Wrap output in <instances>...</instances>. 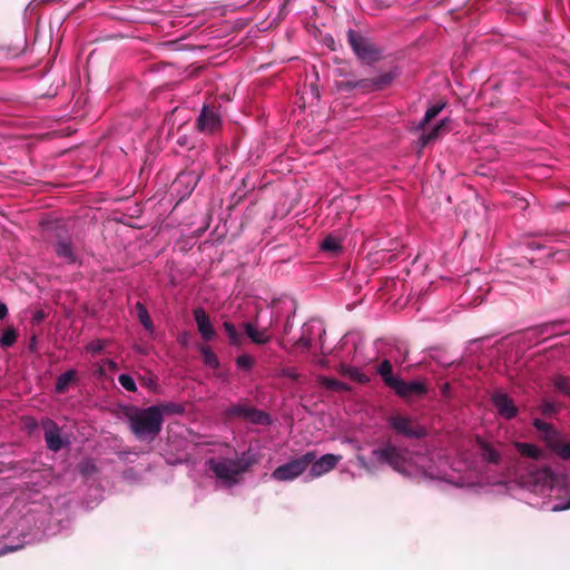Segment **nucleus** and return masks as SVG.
<instances>
[{
  "mask_svg": "<svg viewBox=\"0 0 570 570\" xmlns=\"http://www.w3.org/2000/svg\"><path fill=\"white\" fill-rule=\"evenodd\" d=\"M334 75L341 78L335 80L337 91L361 95L382 91L389 88L399 76L396 70H390L372 78H357L348 66L336 68Z\"/></svg>",
  "mask_w": 570,
  "mask_h": 570,
  "instance_id": "obj_1",
  "label": "nucleus"
},
{
  "mask_svg": "<svg viewBox=\"0 0 570 570\" xmlns=\"http://www.w3.org/2000/svg\"><path fill=\"white\" fill-rule=\"evenodd\" d=\"M258 462V454L248 449L237 459H209L207 465L215 476L225 485L233 487L239 483L242 475Z\"/></svg>",
  "mask_w": 570,
  "mask_h": 570,
  "instance_id": "obj_2",
  "label": "nucleus"
},
{
  "mask_svg": "<svg viewBox=\"0 0 570 570\" xmlns=\"http://www.w3.org/2000/svg\"><path fill=\"white\" fill-rule=\"evenodd\" d=\"M125 416L130 431L140 441H154L159 435L164 423L159 407L153 405L146 409L130 407Z\"/></svg>",
  "mask_w": 570,
  "mask_h": 570,
  "instance_id": "obj_3",
  "label": "nucleus"
},
{
  "mask_svg": "<svg viewBox=\"0 0 570 570\" xmlns=\"http://www.w3.org/2000/svg\"><path fill=\"white\" fill-rule=\"evenodd\" d=\"M313 460L314 451H308L303 455L276 468L272 472V479L282 482L293 481L306 471Z\"/></svg>",
  "mask_w": 570,
  "mask_h": 570,
  "instance_id": "obj_4",
  "label": "nucleus"
},
{
  "mask_svg": "<svg viewBox=\"0 0 570 570\" xmlns=\"http://www.w3.org/2000/svg\"><path fill=\"white\" fill-rule=\"evenodd\" d=\"M347 41L357 58L364 62L372 63L381 59V50L368 38L360 32L348 29Z\"/></svg>",
  "mask_w": 570,
  "mask_h": 570,
  "instance_id": "obj_5",
  "label": "nucleus"
},
{
  "mask_svg": "<svg viewBox=\"0 0 570 570\" xmlns=\"http://www.w3.org/2000/svg\"><path fill=\"white\" fill-rule=\"evenodd\" d=\"M371 455L377 464H386L400 473L405 471V451L392 443H386L382 448L374 449Z\"/></svg>",
  "mask_w": 570,
  "mask_h": 570,
  "instance_id": "obj_6",
  "label": "nucleus"
},
{
  "mask_svg": "<svg viewBox=\"0 0 570 570\" xmlns=\"http://www.w3.org/2000/svg\"><path fill=\"white\" fill-rule=\"evenodd\" d=\"M390 426L399 434L407 439H423L426 436V430L424 426L417 424L409 416L400 414L392 415L389 419Z\"/></svg>",
  "mask_w": 570,
  "mask_h": 570,
  "instance_id": "obj_7",
  "label": "nucleus"
},
{
  "mask_svg": "<svg viewBox=\"0 0 570 570\" xmlns=\"http://www.w3.org/2000/svg\"><path fill=\"white\" fill-rule=\"evenodd\" d=\"M57 257L63 259L66 264H73L77 262V254L71 242L70 236L62 229H57L53 238L50 240Z\"/></svg>",
  "mask_w": 570,
  "mask_h": 570,
  "instance_id": "obj_8",
  "label": "nucleus"
},
{
  "mask_svg": "<svg viewBox=\"0 0 570 570\" xmlns=\"http://www.w3.org/2000/svg\"><path fill=\"white\" fill-rule=\"evenodd\" d=\"M227 415L229 417L232 416H238L242 417L250 423L254 424H268L269 423V416L267 413L259 411L255 407L243 405V404H236L230 406L227 410Z\"/></svg>",
  "mask_w": 570,
  "mask_h": 570,
  "instance_id": "obj_9",
  "label": "nucleus"
},
{
  "mask_svg": "<svg viewBox=\"0 0 570 570\" xmlns=\"http://www.w3.org/2000/svg\"><path fill=\"white\" fill-rule=\"evenodd\" d=\"M341 460L342 455L332 453L324 454L317 459V454L314 451V460L309 464V476L315 479L331 472Z\"/></svg>",
  "mask_w": 570,
  "mask_h": 570,
  "instance_id": "obj_10",
  "label": "nucleus"
},
{
  "mask_svg": "<svg viewBox=\"0 0 570 570\" xmlns=\"http://www.w3.org/2000/svg\"><path fill=\"white\" fill-rule=\"evenodd\" d=\"M222 127L219 114L208 106H204L197 118V128L205 134H215Z\"/></svg>",
  "mask_w": 570,
  "mask_h": 570,
  "instance_id": "obj_11",
  "label": "nucleus"
},
{
  "mask_svg": "<svg viewBox=\"0 0 570 570\" xmlns=\"http://www.w3.org/2000/svg\"><path fill=\"white\" fill-rule=\"evenodd\" d=\"M391 389L402 399L422 396L428 393V387L423 382H406L400 377L394 382Z\"/></svg>",
  "mask_w": 570,
  "mask_h": 570,
  "instance_id": "obj_12",
  "label": "nucleus"
},
{
  "mask_svg": "<svg viewBox=\"0 0 570 570\" xmlns=\"http://www.w3.org/2000/svg\"><path fill=\"white\" fill-rule=\"evenodd\" d=\"M42 429L47 448L53 452L60 451L63 448L65 442L61 438V431L58 424L55 421L47 419L42 422Z\"/></svg>",
  "mask_w": 570,
  "mask_h": 570,
  "instance_id": "obj_13",
  "label": "nucleus"
},
{
  "mask_svg": "<svg viewBox=\"0 0 570 570\" xmlns=\"http://www.w3.org/2000/svg\"><path fill=\"white\" fill-rule=\"evenodd\" d=\"M193 315L197 325L198 333L205 342L213 341L217 333L210 322V318L203 307H196Z\"/></svg>",
  "mask_w": 570,
  "mask_h": 570,
  "instance_id": "obj_14",
  "label": "nucleus"
},
{
  "mask_svg": "<svg viewBox=\"0 0 570 570\" xmlns=\"http://www.w3.org/2000/svg\"><path fill=\"white\" fill-rule=\"evenodd\" d=\"M492 402L498 411V413L511 420L518 414V407L514 405L513 400L505 393L495 392L492 395Z\"/></svg>",
  "mask_w": 570,
  "mask_h": 570,
  "instance_id": "obj_15",
  "label": "nucleus"
},
{
  "mask_svg": "<svg viewBox=\"0 0 570 570\" xmlns=\"http://www.w3.org/2000/svg\"><path fill=\"white\" fill-rule=\"evenodd\" d=\"M246 336L257 345H265L272 340V335L267 328L259 330L256 324L246 322L243 324Z\"/></svg>",
  "mask_w": 570,
  "mask_h": 570,
  "instance_id": "obj_16",
  "label": "nucleus"
},
{
  "mask_svg": "<svg viewBox=\"0 0 570 570\" xmlns=\"http://www.w3.org/2000/svg\"><path fill=\"white\" fill-rule=\"evenodd\" d=\"M449 121V118H444L439 121L429 132H423L419 139L421 147H425L428 144L442 136L446 131V125Z\"/></svg>",
  "mask_w": 570,
  "mask_h": 570,
  "instance_id": "obj_17",
  "label": "nucleus"
},
{
  "mask_svg": "<svg viewBox=\"0 0 570 570\" xmlns=\"http://www.w3.org/2000/svg\"><path fill=\"white\" fill-rule=\"evenodd\" d=\"M514 446L520 455L533 460H542L544 458L543 451L532 443L515 442Z\"/></svg>",
  "mask_w": 570,
  "mask_h": 570,
  "instance_id": "obj_18",
  "label": "nucleus"
},
{
  "mask_svg": "<svg viewBox=\"0 0 570 570\" xmlns=\"http://www.w3.org/2000/svg\"><path fill=\"white\" fill-rule=\"evenodd\" d=\"M481 450V456L488 463L498 464L501 461V454L488 442L478 440Z\"/></svg>",
  "mask_w": 570,
  "mask_h": 570,
  "instance_id": "obj_19",
  "label": "nucleus"
},
{
  "mask_svg": "<svg viewBox=\"0 0 570 570\" xmlns=\"http://www.w3.org/2000/svg\"><path fill=\"white\" fill-rule=\"evenodd\" d=\"M77 379V371L69 370L58 376L55 385V390L57 393H65L68 390L70 383L75 382Z\"/></svg>",
  "mask_w": 570,
  "mask_h": 570,
  "instance_id": "obj_20",
  "label": "nucleus"
},
{
  "mask_svg": "<svg viewBox=\"0 0 570 570\" xmlns=\"http://www.w3.org/2000/svg\"><path fill=\"white\" fill-rule=\"evenodd\" d=\"M377 373L381 375L384 384L389 386L390 389L394 384V382L399 379L393 375V367L389 360H384L381 362Z\"/></svg>",
  "mask_w": 570,
  "mask_h": 570,
  "instance_id": "obj_21",
  "label": "nucleus"
},
{
  "mask_svg": "<svg viewBox=\"0 0 570 570\" xmlns=\"http://www.w3.org/2000/svg\"><path fill=\"white\" fill-rule=\"evenodd\" d=\"M549 448L562 460H570V442L552 439L549 441Z\"/></svg>",
  "mask_w": 570,
  "mask_h": 570,
  "instance_id": "obj_22",
  "label": "nucleus"
},
{
  "mask_svg": "<svg viewBox=\"0 0 570 570\" xmlns=\"http://www.w3.org/2000/svg\"><path fill=\"white\" fill-rule=\"evenodd\" d=\"M318 382L323 387L331 390V391H335V392H343V391H347L350 389L347 384H345L334 377L321 376L318 379Z\"/></svg>",
  "mask_w": 570,
  "mask_h": 570,
  "instance_id": "obj_23",
  "label": "nucleus"
},
{
  "mask_svg": "<svg viewBox=\"0 0 570 570\" xmlns=\"http://www.w3.org/2000/svg\"><path fill=\"white\" fill-rule=\"evenodd\" d=\"M321 248L324 252L336 255L342 250V245L337 237H335L333 235H328L321 243Z\"/></svg>",
  "mask_w": 570,
  "mask_h": 570,
  "instance_id": "obj_24",
  "label": "nucleus"
},
{
  "mask_svg": "<svg viewBox=\"0 0 570 570\" xmlns=\"http://www.w3.org/2000/svg\"><path fill=\"white\" fill-rule=\"evenodd\" d=\"M223 327L229 338V344L235 345V346L242 345L243 336L237 331L236 326L232 322L225 321L223 323Z\"/></svg>",
  "mask_w": 570,
  "mask_h": 570,
  "instance_id": "obj_25",
  "label": "nucleus"
},
{
  "mask_svg": "<svg viewBox=\"0 0 570 570\" xmlns=\"http://www.w3.org/2000/svg\"><path fill=\"white\" fill-rule=\"evenodd\" d=\"M445 107V102H438L431 106L426 111L419 125V129H424L428 124H430Z\"/></svg>",
  "mask_w": 570,
  "mask_h": 570,
  "instance_id": "obj_26",
  "label": "nucleus"
},
{
  "mask_svg": "<svg viewBox=\"0 0 570 570\" xmlns=\"http://www.w3.org/2000/svg\"><path fill=\"white\" fill-rule=\"evenodd\" d=\"M136 311H137V316L139 318V322L141 323V325L147 330V331H153L154 330V324H153V321L148 314V311L147 308L145 307V305L140 302H137L136 303Z\"/></svg>",
  "mask_w": 570,
  "mask_h": 570,
  "instance_id": "obj_27",
  "label": "nucleus"
},
{
  "mask_svg": "<svg viewBox=\"0 0 570 570\" xmlns=\"http://www.w3.org/2000/svg\"><path fill=\"white\" fill-rule=\"evenodd\" d=\"M17 338V330L13 326H8L0 338V345L3 348L11 347L16 343Z\"/></svg>",
  "mask_w": 570,
  "mask_h": 570,
  "instance_id": "obj_28",
  "label": "nucleus"
},
{
  "mask_svg": "<svg viewBox=\"0 0 570 570\" xmlns=\"http://www.w3.org/2000/svg\"><path fill=\"white\" fill-rule=\"evenodd\" d=\"M204 363L208 365L212 368H218L219 367V361L217 355L210 350L208 346H203L200 348Z\"/></svg>",
  "mask_w": 570,
  "mask_h": 570,
  "instance_id": "obj_29",
  "label": "nucleus"
},
{
  "mask_svg": "<svg viewBox=\"0 0 570 570\" xmlns=\"http://www.w3.org/2000/svg\"><path fill=\"white\" fill-rule=\"evenodd\" d=\"M553 386L560 393L570 396V380L567 376H556L553 380Z\"/></svg>",
  "mask_w": 570,
  "mask_h": 570,
  "instance_id": "obj_30",
  "label": "nucleus"
},
{
  "mask_svg": "<svg viewBox=\"0 0 570 570\" xmlns=\"http://www.w3.org/2000/svg\"><path fill=\"white\" fill-rule=\"evenodd\" d=\"M155 406L159 407V411H160L163 417H164V414H181V413H184V407L177 403H171V402L161 403V404H158Z\"/></svg>",
  "mask_w": 570,
  "mask_h": 570,
  "instance_id": "obj_31",
  "label": "nucleus"
},
{
  "mask_svg": "<svg viewBox=\"0 0 570 570\" xmlns=\"http://www.w3.org/2000/svg\"><path fill=\"white\" fill-rule=\"evenodd\" d=\"M236 364L239 368L248 371L255 365V358L248 354H242L236 358Z\"/></svg>",
  "mask_w": 570,
  "mask_h": 570,
  "instance_id": "obj_32",
  "label": "nucleus"
},
{
  "mask_svg": "<svg viewBox=\"0 0 570 570\" xmlns=\"http://www.w3.org/2000/svg\"><path fill=\"white\" fill-rule=\"evenodd\" d=\"M118 381L120 385L129 392H135L137 390L134 379L128 374H120Z\"/></svg>",
  "mask_w": 570,
  "mask_h": 570,
  "instance_id": "obj_33",
  "label": "nucleus"
},
{
  "mask_svg": "<svg viewBox=\"0 0 570 570\" xmlns=\"http://www.w3.org/2000/svg\"><path fill=\"white\" fill-rule=\"evenodd\" d=\"M344 373L358 383H367L370 381L367 375H365L364 373L360 372L356 368L348 367L344 370Z\"/></svg>",
  "mask_w": 570,
  "mask_h": 570,
  "instance_id": "obj_34",
  "label": "nucleus"
},
{
  "mask_svg": "<svg viewBox=\"0 0 570 570\" xmlns=\"http://www.w3.org/2000/svg\"><path fill=\"white\" fill-rule=\"evenodd\" d=\"M312 345L311 337L305 335V331H303L302 336L295 342V346L298 348H303L307 351Z\"/></svg>",
  "mask_w": 570,
  "mask_h": 570,
  "instance_id": "obj_35",
  "label": "nucleus"
},
{
  "mask_svg": "<svg viewBox=\"0 0 570 570\" xmlns=\"http://www.w3.org/2000/svg\"><path fill=\"white\" fill-rule=\"evenodd\" d=\"M105 347V343L100 340L92 341L88 346L87 350L91 352L92 354H98L102 352Z\"/></svg>",
  "mask_w": 570,
  "mask_h": 570,
  "instance_id": "obj_36",
  "label": "nucleus"
},
{
  "mask_svg": "<svg viewBox=\"0 0 570 570\" xmlns=\"http://www.w3.org/2000/svg\"><path fill=\"white\" fill-rule=\"evenodd\" d=\"M357 461L360 463V465L365 469L367 472H373L374 471V468L375 465L377 464L374 459L372 458V462H367L366 459L364 456H361L358 455L357 456Z\"/></svg>",
  "mask_w": 570,
  "mask_h": 570,
  "instance_id": "obj_37",
  "label": "nucleus"
},
{
  "mask_svg": "<svg viewBox=\"0 0 570 570\" xmlns=\"http://www.w3.org/2000/svg\"><path fill=\"white\" fill-rule=\"evenodd\" d=\"M375 8H385L391 4L393 0H371Z\"/></svg>",
  "mask_w": 570,
  "mask_h": 570,
  "instance_id": "obj_38",
  "label": "nucleus"
},
{
  "mask_svg": "<svg viewBox=\"0 0 570 570\" xmlns=\"http://www.w3.org/2000/svg\"><path fill=\"white\" fill-rule=\"evenodd\" d=\"M534 426L538 429V430H542V431H548L551 429V426L548 424V423H544L540 420H535L534 421Z\"/></svg>",
  "mask_w": 570,
  "mask_h": 570,
  "instance_id": "obj_39",
  "label": "nucleus"
},
{
  "mask_svg": "<svg viewBox=\"0 0 570 570\" xmlns=\"http://www.w3.org/2000/svg\"><path fill=\"white\" fill-rule=\"evenodd\" d=\"M8 315V307L4 303L0 302V321Z\"/></svg>",
  "mask_w": 570,
  "mask_h": 570,
  "instance_id": "obj_40",
  "label": "nucleus"
},
{
  "mask_svg": "<svg viewBox=\"0 0 570 570\" xmlns=\"http://www.w3.org/2000/svg\"><path fill=\"white\" fill-rule=\"evenodd\" d=\"M193 178L191 177V174H180L178 176V179L176 180L177 184H180V183H184L185 180L186 181H189V179Z\"/></svg>",
  "mask_w": 570,
  "mask_h": 570,
  "instance_id": "obj_41",
  "label": "nucleus"
},
{
  "mask_svg": "<svg viewBox=\"0 0 570 570\" xmlns=\"http://www.w3.org/2000/svg\"><path fill=\"white\" fill-rule=\"evenodd\" d=\"M570 509V499L568 500L567 503L562 504V505H556L553 508V511H563V510H569Z\"/></svg>",
  "mask_w": 570,
  "mask_h": 570,
  "instance_id": "obj_42",
  "label": "nucleus"
},
{
  "mask_svg": "<svg viewBox=\"0 0 570 570\" xmlns=\"http://www.w3.org/2000/svg\"><path fill=\"white\" fill-rule=\"evenodd\" d=\"M292 327H293V325H292V323H291V321H289V317H288V318H287V321H286V323H285V325H284V332H285L286 334H287V333H289V332H291V330H292Z\"/></svg>",
  "mask_w": 570,
  "mask_h": 570,
  "instance_id": "obj_43",
  "label": "nucleus"
},
{
  "mask_svg": "<svg viewBox=\"0 0 570 570\" xmlns=\"http://www.w3.org/2000/svg\"><path fill=\"white\" fill-rule=\"evenodd\" d=\"M36 344H37V336H35V335H33V336L31 337V340H30L29 348H30V350H33V348H35V346H36Z\"/></svg>",
  "mask_w": 570,
  "mask_h": 570,
  "instance_id": "obj_44",
  "label": "nucleus"
},
{
  "mask_svg": "<svg viewBox=\"0 0 570 570\" xmlns=\"http://www.w3.org/2000/svg\"><path fill=\"white\" fill-rule=\"evenodd\" d=\"M179 342H180V344L186 345L187 344V334L181 335L179 337Z\"/></svg>",
  "mask_w": 570,
  "mask_h": 570,
  "instance_id": "obj_45",
  "label": "nucleus"
},
{
  "mask_svg": "<svg viewBox=\"0 0 570 570\" xmlns=\"http://www.w3.org/2000/svg\"><path fill=\"white\" fill-rule=\"evenodd\" d=\"M543 472H544V474H547V475H550V474H551V470H550L549 468L544 469V470H543Z\"/></svg>",
  "mask_w": 570,
  "mask_h": 570,
  "instance_id": "obj_46",
  "label": "nucleus"
},
{
  "mask_svg": "<svg viewBox=\"0 0 570 570\" xmlns=\"http://www.w3.org/2000/svg\"><path fill=\"white\" fill-rule=\"evenodd\" d=\"M330 40H331V41H328V43H327V46H328V47H331L332 45H334V39H333V38H331Z\"/></svg>",
  "mask_w": 570,
  "mask_h": 570,
  "instance_id": "obj_47",
  "label": "nucleus"
},
{
  "mask_svg": "<svg viewBox=\"0 0 570 570\" xmlns=\"http://www.w3.org/2000/svg\"><path fill=\"white\" fill-rule=\"evenodd\" d=\"M330 40H331V41H328V43H327V46H328V47H331L332 45H334V39H333V38H331Z\"/></svg>",
  "mask_w": 570,
  "mask_h": 570,
  "instance_id": "obj_48",
  "label": "nucleus"
}]
</instances>
